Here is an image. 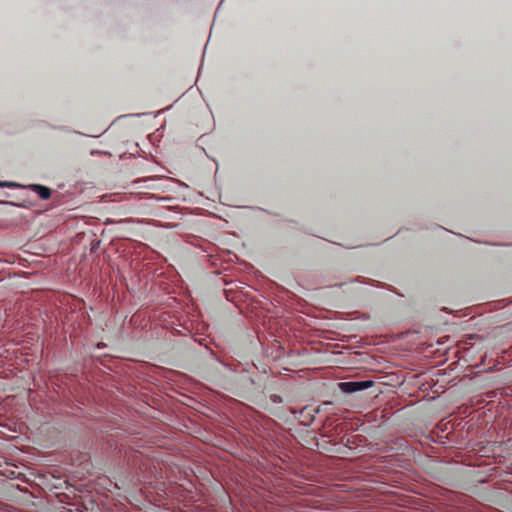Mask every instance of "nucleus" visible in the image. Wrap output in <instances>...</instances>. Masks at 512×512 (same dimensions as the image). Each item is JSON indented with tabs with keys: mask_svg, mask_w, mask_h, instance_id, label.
Instances as JSON below:
<instances>
[{
	"mask_svg": "<svg viewBox=\"0 0 512 512\" xmlns=\"http://www.w3.org/2000/svg\"><path fill=\"white\" fill-rule=\"evenodd\" d=\"M374 385V381L372 380H364V381H349V382H340L338 384L339 389L344 393H354L357 391L365 390Z\"/></svg>",
	"mask_w": 512,
	"mask_h": 512,
	"instance_id": "obj_1",
	"label": "nucleus"
},
{
	"mask_svg": "<svg viewBox=\"0 0 512 512\" xmlns=\"http://www.w3.org/2000/svg\"><path fill=\"white\" fill-rule=\"evenodd\" d=\"M34 193H37L43 200H46L51 196L50 188L39 184H34Z\"/></svg>",
	"mask_w": 512,
	"mask_h": 512,
	"instance_id": "obj_2",
	"label": "nucleus"
},
{
	"mask_svg": "<svg viewBox=\"0 0 512 512\" xmlns=\"http://www.w3.org/2000/svg\"><path fill=\"white\" fill-rule=\"evenodd\" d=\"M17 184L14 182L2 181L0 182V187H16Z\"/></svg>",
	"mask_w": 512,
	"mask_h": 512,
	"instance_id": "obj_3",
	"label": "nucleus"
}]
</instances>
